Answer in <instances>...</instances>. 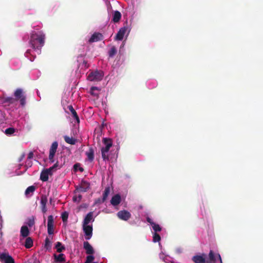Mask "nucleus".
Masks as SVG:
<instances>
[{
    "instance_id": "nucleus-1",
    "label": "nucleus",
    "mask_w": 263,
    "mask_h": 263,
    "mask_svg": "<svg viewBox=\"0 0 263 263\" xmlns=\"http://www.w3.org/2000/svg\"><path fill=\"white\" fill-rule=\"evenodd\" d=\"M45 34L43 31H32L29 41L30 44L34 50H37V53L41 52V48L44 45Z\"/></svg>"
},
{
    "instance_id": "nucleus-2",
    "label": "nucleus",
    "mask_w": 263,
    "mask_h": 263,
    "mask_svg": "<svg viewBox=\"0 0 263 263\" xmlns=\"http://www.w3.org/2000/svg\"><path fill=\"white\" fill-rule=\"evenodd\" d=\"M102 157L104 160L112 159L117 155V151L115 149H101Z\"/></svg>"
},
{
    "instance_id": "nucleus-3",
    "label": "nucleus",
    "mask_w": 263,
    "mask_h": 263,
    "mask_svg": "<svg viewBox=\"0 0 263 263\" xmlns=\"http://www.w3.org/2000/svg\"><path fill=\"white\" fill-rule=\"evenodd\" d=\"M15 101L19 100L20 104L22 106L26 104V97L23 90L21 88H17L14 93Z\"/></svg>"
},
{
    "instance_id": "nucleus-4",
    "label": "nucleus",
    "mask_w": 263,
    "mask_h": 263,
    "mask_svg": "<svg viewBox=\"0 0 263 263\" xmlns=\"http://www.w3.org/2000/svg\"><path fill=\"white\" fill-rule=\"evenodd\" d=\"M104 74L103 72L101 70H96L91 72L87 76V80L90 81H101Z\"/></svg>"
},
{
    "instance_id": "nucleus-5",
    "label": "nucleus",
    "mask_w": 263,
    "mask_h": 263,
    "mask_svg": "<svg viewBox=\"0 0 263 263\" xmlns=\"http://www.w3.org/2000/svg\"><path fill=\"white\" fill-rule=\"evenodd\" d=\"M90 188V184L88 182L82 180L80 185L76 187L74 192H86Z\"/></svg>"
},
{
    "instance_id": "nucleus-6",
    "label": "nucleus",
    "mask_w": 263,
    "mask_h": 263,
    "mask_svg": "<svg viewBox=\"0 0 263 263\" xmlns=\"http://www.w3.org/2000/svg\"><path fill=\"white\" fill-rule=\"evenodd\" d=\"M0 261L3 263H15L14 259L8 253L0 254Z\"/></svg>"
},
{
    "instance_id": "nucleus-7",
    "label": "nucleus",
    "mask_w": 263,
    "mask_h": 263,
    "mask_svg": "<svg viewBox=\"0 0 263 263\" xmlns=\"http://www.w3.org/2000/svg\"><path fill=\"white\" fill-rule=\"evenodd\" d=\"M83 230L85 233V239L86 240H89L92 236V226L83 224Z\"/></svg>"
},
{
    "instance_id": "nucleus-8",
    "label": "nucleus",
    "mask_w": 263,
    "mask_h": 263,
    "mask_svg": "<svg viewBox=\"0 0 263 263\" xmlns=\"http://www.w3.org/2000/svg\"><path fill=\"white\" fill-rule=\"evenodd\" d=\"M117 216L122 220L127 221L130 218L131 214L126 210H122L117 213Z\"/></svg>"
},
{
    "instance_id": "nucleus-9",
    "label": "nucleus",
    "mask_w": 263,
    "mask_h": 263,
    "mask_svg": "<svg viewBox=\"0 0 263 263\" xmlns=\"http://www.w3.org/2000/svg\"><path fill=\"white\" fill-rule=\"evenodd\" d=\"M103 39V35L99 32H95L89 39V43L96 42L102 40Z\"/></svg>"
},
{
    "instance_id": "nucleus-10",
    "label": "nucleus",
    "mask_w": 263,
    "mask_h": 263,
    "mask_svg": "<svg viewBox=\"0 0 263 263\" xmlns=\"http://www.w3.org/2000/svg\"><path fill=\"white\" fill-rule=\"evenodd\" d=\"M127 30V28L125 27H123L121 28L118 32H117L115 40L117 41H121L123 40L124 36L125 34V32Z\"/></svg>"
},
{
    "instance_id": "nucleus-11",
    "label": "nucleus",
    "mask_w": 263,
    "mask_h": 263,
    "mask_svg": "<svg viewBox=\"0 0 263 263\" xmlns=\"http://www.w3.org/2000/svg\"><path fill=\"white\" fill-rule=\"evenodd\" d=\"M83 248L85 250L87 254L92 255L95 253V250L89 242L84 241L83 243Z\"/></svg>"
},
{
    "instance_id": "nucleus-12",
    "label": "nucleus",
    "mask_w": 263,
    "mask_h": 263,
    "mask_svg": "<svg viewBox=\"0 0 263 263\" xmlns=\"http://www.w3.org/2000/svg\"><path fill=\"white\" fill-rule=\"evenodd\" d=\"M205 254L202 255H195L192 258V260L195 263H205Z\"/></svg>"
},
{
    "instance_id": "nucleus-13",
    "label": "nucleus",
    "mask_w": 263,
    "mask_h": 263,
    "mask_svg": "<svg viewBox=\"0 0 263 263\" xmlns=\"http://www.w3.org/2000/svg\"><path fill=\"white\" fill-rule=\"evenodd\" d=\"M94 219L93 218V212H89L84 218V219L83 221V225H88V224L91 221H93Z\"/></svg>"
},
{
    "instance_id": "nucleus-14",
    "label": "nucleus",
    "mask_w": 263,
    "mask_h": 263,
    "mask_svg": "<svg viewBox=\"0 0 263 263\" xmlns=\"http://www.w3.org/2000/svg\"><path fill=\"white\" fill-rule=\"evenodd\" d=\"M68 108L73 118L76 120L77 123H80V119L79 117L76 112V111L73 108V106L72 105H69L68 106Z\"/></svg>"
},
{
    "instance_id": "nucleus-15",
    "label": "nucleus",
    "mask_w": 263,
    "mask_h": 263,
    "mask_svg": "<svg viewBox=\"0 0 263 263\" xmlns=\"http://www.w3.org/2000/svg\"><path fill=\"white\" fill-rule=\"evenodd\" d=\"M121 202V196L119 194H116L112 196L110 200L111 204L114 206L118 205Z\"/></svg>"
},
{
    "instance_id": "nucleus-16",
    "label": "nucleus",
    "mask_w": 263,
    "mask_h": 263,
    "mask_svg": "<svg viewBox=\"0 0 263 263\" xmlns=\"http://www.w3.org/2000/svg\"><path fill=\"white\" fill-rule=\"evenodd\" d=\"M53 257L55 262H64L65 261V255L63 253H61L59 255L54 254Z\"/></svg>"
},
{
    "instance_id": "nucleus-17",
    "label": "nucleus",
    "mask_w": 263,
    "mask_h": 263,
    "mask_svg": "<svg viewBox=\"0 0 263 263\" xmlns=\"http://www.w3.org/2000/svg\"><path fill=\"white\" fill-rule=\"evenodd\" d=\"M49 175H50V173L48 172L46 169L43 170L40 175V179L43 182L47 181Z\"/></svg>"
},
{
    "instance_id": "nucleus-18",
    "label": "nucleus",
    "mask_w": 263,
    "mask_h": 263,
    "mask_svg": "<svg viewBox=\"0 0 263 263\" xmlns=\"http://www.w3.org/2000/svg\"><path fill=\"white\" fill-rule=\"evenodd\" d=\"M35 186L34 185L29 186L25 191V194L26 196L30 197L35 190Z\"/></svg>"
},
{
    "instance_id": "nucleus-19",
    "label": "nucleus",
    "mask_w": 263,
    "mask_h": 263,
    "mask_svg": "<svg viewBox=\"0 0 263 263\" xmlns=\"http://www.w3.org/2000/svg\"><path fill=\"white\" fill-rule=\"evenodd\" d=\"M121 18V14L118 11H115L113 14V18L112 21L114 23H118L120 21Z\"/></svg>"
},
{
    "instance_id": "nucleus-20",
    "label": "nucleus",
    "mask_w": 263,
    "mask_h": 263,
    "mask_svg": "<svg viewBox=\"0 0 263 263\" xmlns=\"http://www.w3.org/2000/svg\"><path fill=\"white\" fill-rule=\"evenodd\" d=\"M64 139L67 143L72 145L74 144L77 141V140L74 138H73L72 137H70L68 136H65L64 137Z\"/></svg>"
},
{
    "instance_id": "nucleus-21",
    "label": "nucleus",
    "mask_w": 263,
    "mask_h": 263,
    "mask_svg": "<svg viewBox=\"0 0 263 263\" xmlns=\"http://www.w3.org/2000/svg\"><path fill=\"white\" fill-rule=\"evenodd\" d=\"M29 231L28 227L26 226H22L21 229V234L23 237H26L28 236Z\"/></svg>"
},
{
    "instance_id": "nucleus-22",
    "label": "nucleus",
    "mask_w": 263,
    "mask_h": 263,
    "mask_svg": "<svg viewBox=\"0 0 263 263\" xmlns=\"http://www.w3.org/2000/svg\"><path fill=\"white\" fill-rule=\"evenodd\" d=\"M57 152V149H50L49 154V162L52 163H53L55 160L54 159V157L55 155V153Z\"/></svg>"
},
{
    "instance_id": "nucleus-23",
    "label": "nucleus",
    "mask_w": 263,
    "mask_h": 263,
    "mask_svg": "<svg viewBox=\"0 0 263 263\" xmlns=\"http://www.w3.org/2000/svg\"><path fill=\"white\" fill-rule=\"evenodd\" d=\"M102 141L104 144L105 145V148H110V147L112 146V141L110 138H103Z\"/></svg>"
},
{
    "instance_id": "nucleus-24",
    "label": "nucleus",
    "mask_w": 263,
    "mask_h": 263,
    "mask_svg": "<svg viewBox=\"0 0 263 263\" xmlns=\"http://www.w3.org/2000/svg\"><path fill=\"white\" fill-rule=\"evenodd\" d=\"M110 192V189L109 186L105 187V190L103 194V197L102 199V202H104L108 197V195Z\"/></svg>"
},
{
    "instance_id": "nucleus-25",
    "label": "nucleus",
    "mask_w": 263,
    "mask_h": 263,
    "mask_svg": "<svg viewBox=\"0 0 263 263\" xmlns=\"http://www.w3.org/2000/svg\"><path fill=\"white\" fill-rule=\"evenodd\" d=\"M59 162L57 161L56 163L51 167H50L46 169L48 172L50 173V175H52L53 174V172H55L57 168L59 167Z\"/></svg>"
},
{
    "instance_id": "nucleus-26",
    "label": "nucleus",
    "mask_w": 263,
    "mask_h": 263,
    "mask_svg": "<svg viewBox=\"0 0 263 263\" xmlns=\"http://www.w3.org/2000/svg\"><path fill=\"white\" fill-rule=\"evenodd\" d=\"M55 248L57 249V251L59 253H61L65 250V247L62 246V244L60 242H57Z\"/></svg>"
},
{
    "instance_id": "nucleus-27",
    "label": "nucleus",
    "mask_w": 263,
    "mask_h": 263,
    "mask_svg": "<svg viewBox=\"0 0 263 263\" xmlns=\"http://www.w3.org/2000/svg\"><path fill=\"white\" fill-rule=\"evenodd\" d=\"M87 156L88 160L91 162L94 159V152L92 149H90L89 151L86 153Z\"/></svg>"
},
{
    "instance_id": "nucleus-28",
    "label": "nucleus",
    "mask_w": 263,
    "mask_h": 263,
    "mask_svg": "<svg viewBox=\"0 0 263 263\" xmlns=\"http://www.w3.org/2000/svg\"><path fill=\"white\" fill-rule=\"evenodd\" d=\"M47 201V196L46 195H42L41 197V208L46 207Z\"/></svg>"
},
{
    "instance_id": "nucleus-29",
    "label": "nucleus",
    "mask_w": 263,
    "mask_h": 263,
    "mask_svg": "<svg viewBox=\"0 0 263 263\" xmlns=\"http://www.w3.org/2000/svg\"><path fill=\"white\" fill-rule=\"evenodd\" d=\"M33 246V240L30 237H27L25 242V247L27 248H30Z\"/></svg>"
},
{
    "instance_id": "nucleus-30",
    "label": "nucleus",
    "mask_w": 263,
    "mask_h": 263,
    "mask_svg": "<svg viewBox=\"0 0 263 263\" xmlns=\"http://www.w3.org/2000/svg\"><path fill=\"white\" fill-rule=\"evenodd\" d=\"M15 102V99L12 97H5L3 98V103H8L9 104H13Z\"/></svg>"
},
{
    "instance_id": "nucleus-31",
    "label": "nucleus",
    "mask_w": 263,
    "mask_h": 263,
    "mask_svg": "<svg viewBox=\"0 0 263 263\" xmlns=\"http://www.w3.org/2000/svg\"><path fill=\"white\" fill-rule=\"evenodd\" d=\"M117 50L115 46H112L110 49L108 51L109 58H113L117 53Z\"/></svg>"
},
{
    "instance_id": "nucleus-32",
    "label": "nucleus",
    "mask_w": 263,
    "mask_h": 263,
    "mask_svg": "<svg viewBox=\"0 0 263 263\" xmlns=\"http://www.w3.org/2000/svg\"><path fill=\"white\" fill-rule=\"evenodd\" d=\"M54 219L52 215H49L48 217L47 227H53Z\"/></svg>"
},
{
    "instance_id": "nucleus-33",
    "label": "nucleus",
    "mask_w": 263,
    "mask_h": 263,
    "mask_svg": "<svg viewBox=\"0 0 263 263\" xmlns=\"http://www.w3.org/2000/svg\"><path fill=\"white\" fill-rule=\"evenodd\" d=\"M45 248L48 250L51 249V243L48 237H46L45 239Z\"/></svg>"
},
{
    "instance_id": "nucleus-34",
    "label": "nucleus",
    "mask_w": 263,
    "mask_h": 263,
    "mask_svg": "<svg viewBox=\"0 0 263 263\" xmlns=\"http://www.w3.org/2000/svg\"><path fill=\"white\" fill-rule=\"evenodd\" d=\"M152 227L153 228V229L155 231V233H157V232H160L161 231L162 228L161 227L156 223H153V225H152Z\"/></svg>"
},
{
    "instance_id": "nucleus-35",
    "label": "nucleus",
    "mask_w": 263,
    "mask_h": 263,
    "mask_svg": "<svg viewBox=\"0 0 263 263\" xmlns=\"http://www.w3.org/2000/svg\"><path fill=\"white\" fill-rule=\"evenodd\" d=\"M27 224L30 227H32L34 224V217L32 216L28 218Z\"/></svg>"
},
{
    "instance_id": "nucleus-36",
    "label": "nucleus",
    "mask_w": 263,
    "mask_h": 263,
    "mask_svg": "<svg viewBox=\"0 0 263 263\" xmlns=\"http://www.w3.org/2000/svg\"><path fill=\"white\" fill-rule=\"evenodd\" d=\"M161 240V237L157 233H154L153 234V241L154 242H159Z\"/></svg>"
},
{
    "instance_id": "nucleus-37",
    "label": "nucleus",
    "mask_w": 263,
    "mask_h": 263,
    "mask_svg": "<svg viewBox=\"0 0 263 263\" xmlns=\"http://www.w3.org/2000/svg\"><path fill=\"white\" fill-rule=\"evenodd\" d=\"M68 217V213L67 212H64L62 214L61 218L63 222H66L67 221Z\"/></svg>"
},
{
    "instance_id": "nucleus-38",
    "label": "nucleus",
    "mask_w": 263,
    "mask_h": 263,
    "mask_svg": "<svg viewBox=\"0 0 263 263\" xmlns=\"http://www.w3.org/2000/svg\"><path fill=\"white\" fill-rule=\"evenodd\" d=\"M15 132V129L12 127H9L5 129V133L6 135H12Z\"/></svg>"
},
{
    "instance_id": "nucleus-39",
    "label": "nucleus",
    "mask_w": 263,
    "mask_h": 263,
    "mask_svg": "<svg viewBox=\"0 0 263 263\" xmlns=\"http://www.w3.org/2000/svg\"><path fill=\"white\" fill-rule=\"evenodd\" d=\"M82 196L81 194H79L78 195H75L73 198L72 200L74 202H79L81 200Z\"/></svg>"
},
{
    "instance_id": "nucleus-40",
    "label": "nucleus",
    "mask_w": 263,
    "mask_h": 263,
    "mask_svg": "<svg viewBox=\"0 0 263 263\" xmlns=\"http://www.w3.org/2000/svg\"><path fill=\"white\" fill-rule=\"evenodd\" d=\"M209 256L210 260H211V261H212L213 262H215V255H214V252H213V251L212 250H211L210 251Z\"/></svg>"
},
{
    "instance_id": "nucleus-41",
    "label": "nucleus",
    "mask_w": 263,
    "mask_h": 263,
    "mask_svg": "<svg viewBox=\"0 0 263 263\" xmlns=\"http://www.w3.org/2000/svg\"><path fill=\"white\" fill-rule=\"evenodd\" d=\"M73 168L75 171H77L78 170L80 171L81 172H83L84 171L83 168L80 166V164L79 163H76L73 165Z\"/></svg>"
},
{
    "instance_id": "nucleus-42",
    "label": "nucleus",
    "mask_w": 263,
    "mask_h": 263,
    "mask_svg": "<svg viewBox=\"0 0 263 263\" xmlns=\"http://www.w3.org/2000/svg\"><path fill=\"white\" fill-rule=\"evenodd\" d=\"M94 256L92 255H89L86 257V260L87 262H91L94 260Z\"/></svg>"
},
{
    "instance_id": "nucleus-43",
    "label": "nucleus",
    "mask_w": 263,
    "mask_h": 263,
    "mask_svg": "<svg viewBox=\"0 0 263 263\" xmlns=\"http://www.w3.org/2000/svg\"><path fill=\"white\" fill-rule=\"evenodd\" d=\"M47 232L49 235L53 234L54 233L53 227H47Z\"/></svg>"
},
{
    "instance_id": "nucleus-44",
    "label": "nucleus",
    "mask_w": 263,
    "mask_h": 263,
    "mask_svg": "<svg viewBox=\"0 0 263 263\" xmlns=\"http://www.w3.org/2000/svg\"><path fill=\"white\" fill-rule=\"evenodd\" d=\"M33 156H34V154H33V152H30L28 154V155L27 159H32V158H33Z\"/></svg>"
},
{
    "instance_id": "nucleus-45",
    "label": "nucleus",
    "mask_w": 263,
    "mask_h": 263,
    "mask_svg": "<svg viewBox=\"0 0 263 263\" xmlns=\"http://www.w3.org/2000/svg\"><path fill=\"white\" fill-rule=\"evenodd\" d=\"M58 143L57 141L53 142L50 148H58Z\"/></svg>"
},
{
    "instance_id": "nucleus-46",
    "label": "nucleus",
    "mask_w": 263,
    "mask_h": 263,
    "mask_svg": "<svg viewBox=\"0 0 263 263\" xmlns=\"http://www.w3.org/2000/svg\"><path fill=\"white\" fill-rule=\"evenodd\" d=\"M25 154L24 153L22 154L21 155V156H20V157L18 158V162H20L22 161V160L25 158Z\"/></svg>"
},
{
    "instance_id": "nucleus-47",
    "label": "nucleus",
    "mask_w": 263,
    "mask_h": 263,
    "mask_svg": "<svg viewBox=\"0 0 263 263\" xmlns=\"http://www.w3.org/2000/svg\"><path fill=\"white\" fill-rule=\"evenodd\" d=\"M90 93L91 95L96 97H98L99 95L98 93L96 92L94 90H90Z\"/></svg>"
},
{
    "instance_id": "nucleus-48",
    "label": "nucleus",
    "mask_w": 263,
    "mask_h": 263,
    "mask_svg": "<svg viewBox=\"0 0 263 263\" xmlns=\"http://www.w3.org/2000/svg\"><path fill=\"white\" fill-rule=\"evenodd\" d=\"M147 221L152 226L153 223H155L153 221L148 217L146 218Z\"/></svg>"
},
{
    "instance_id": "nucleus-49",
    "label": "nucleus",
    "mask_w": 263,
    "mask_h": 263,
    "mask_svg": "<svg viewBox=\"0 0 263 263\" xmlns=\"http://www.w3.org/2000/svg\"><path fill=\"white\" fill-rule=\"evenodd\" d=\"M90 90H94V91H95V90L99 91V90H100V89L97 87L92 86L91 87Z\"/></svg>"
},
{
    "instance_id": "nucleus-50",
    "label": "nucleus",
    "mask_w": 263,
    "mask_h": 263,
    "mask_svg": "<svg viewBox=\"0 0 263 263\" xmlns=\"http://www.w3.org/2000/svg\"><path fill=\"white\" fill-rule=\"evenodd\" d=\"M41 210L43 213H45L47 211V207H43L41 208Z\"/></svg>"
},
{
    "instance_id": "nucleus-51",
    "label": "nucleus",
    "mask_w": 263,
    "mask_h": 263,
    "mask_svg": "<svg viewBox=\"0 0 263 263\" xmlns=\"http://www.w3.org/2000/svg\"><path fill=\"white\" fill-rule=\"evenodd\" d=\"M103 203L102 202V199H100V198H98L96 201V203Z\"/></svg>"
},
{
    "instance_id": "nucleus-52",
    "label": "nucleus",
    "mask_w": 263,
    "mask_h": 263,
    "mask_svg": "<svg viewBox=\"0 0 263 263\" xmlns=\"http://www.w3.org/2000/svg\"><path fill=\"white\" fill-rule=\"evenodd\" d=\"M217 256H218V258L219 259L220 262L222 263V260H221V258L220 254H218Z\"/></svg>"
},
{
    "instance_id": "nucleus-53",
    "label": "nucleus",
    "mask_w": 263,
    "mask_h": 263,
    "mask_svg": "<svg viewBox=\"0 0 263 263\" xmlns=\"http://www.w3.org/2000/svg\"><path fill=\"white\" fill-rule=\"evenodd\" d=\"M30 50H28L26 51V56H27V57H28V54L30 53Z\"/></svg>"
},
{
    "instance_id": "nucleus-54",
    "label": "nucleus",
    "mask_w": 263,
    "mask_h": 263,
    "mask_svg": "<svg viewBox=\"0 0 263 263\" xmlns=\"http://www.w3.org/2000/svg\"><path fill=\"white\" fill-rule=\"evenodd\" d=\"M205 262H206V263H214L215 262H213V261H212L210 260V261H206V262L205 261Z\"/></svg>"
},
{
    "instance_id": "nucleus-55",
    "label": "nucleus",
    "mask_w": 263,
    "mask_h": 263,
    "mask_svg": "<svg viewBox=\"0 0 263 263\" xmlns=\"http://www.w3.org/2000/svg\"><path fill=\"white\" fill-rule=\"evenodd\" d=\"M85 263H91V262H87V260H86V261H85Z\"/></svg>"
},
{
    "instance_id": "nucleus-56",
    "label": "nucleus",
    "mask_w": 263,
    "mask_h": 263,
    "mask_svg": "<svg viewBox=\"0 0 263 263\" xmlns=\"http://www.w3.org/2000/svg\"><path fill=\"white\" fill-rule=\"evenodd\" d=\"M45 221H46V219L44 218V222H45Z\"/></svg>"
},
{
    "instance_id": "nucleus-57",
    "label": "nucleus",
    "mask_w": 263,
    "mask_h": 263,
    "mask_svg": "<svg viewBox=\"0 0 263 263\" xmlns=\"http://www.w3.org/2000/svg\"><path fill=\"white\" fill-rule=\"evenodd\" d=\"M92 263H98V262H92Z\"/></svg>"
}]
</instances>
